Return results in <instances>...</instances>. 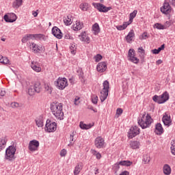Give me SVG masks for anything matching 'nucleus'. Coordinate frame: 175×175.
<instances>
[{"label":"nucleus","mask_w":175,"mask_h":175,"mask_svg":"<svg viewBox=\"0 0 175 175\" xmlns=\"http://www.w3.org/2000/svg\"><path fill=\"white\" fill-rule=\"evenodd\" d=\"M8 142V138L6 137H3L0 138V151H2L3 148H5V146H6V143Z\"/></svg>","instance_id":"a878e982"},{"label":"nucleus","mask_w":175,"mask_h":175,"mask_svg":"<svg viewBox=\"0 0 175 175\" xmlns=\"http://www.w3.org/2000/svg\"><path fill=\"white\" fill-rule=\"evenodd\" d=\"M155 130L157 135H162V133H163V127H162V124L161 123H157L156 124Z\"/></svg>","instance_id":"4be33fe9"},{"label":"nucleus","mask_w":175,"mask_h":175,"mask_svg":"<svg viewBox=\"0 0 175 175\" xmlns=\"http://www.w3.org/2000/svg\"><path fill=\"white\" fill-rule=\"evenodd\" d=\"M171 152L173 155H175V143H174V141L171 142Z\"/></svg>","instance_id":"79ce46f5"},{"label":"nucleus","mask_w":175,"mask_h":175,"mask_svg":"<svg viewBox=\"0 0 175 175\" xmlns=\"http://www.w3.org/2000/svg\"><path fill=\"white\" fill-rule=\"evenodd\" d=\"M92 102L94 105H96V103H98V96H93L92 98Z\"/></svg>","instance_id":"de8ad7c7"},{"label":"nucleus","mask_w":175,"mask_h":175,"mask_svg":"<svg viewBox=\"0 0 175 175\" xmlns=\"http://www.w3.org/2000/svg\"><path fill=\"white\" fill-rule=\"evenodd\" d=\"M55 85L58 90H65L68 87V79L66 78L59 77L56 81H55Z\"/></svg>","instance_id":"423d86ee"},{"label":"nucleus","mask_w":175,"mask_h":175,"mask_svg":"<svg viewBox=\"0 0 175 175\" xmlns=\"http://www.w3.org/2000/svg\"><path fill=\"white\" fill-rule=\"evenodd\" d=\"M152 122V118H151V116L149 113H147L146 116V112H144L142 117L138 120V124L142 129L148 128L149 125H151Z\"/></svg>","instance_id":"f03ea898"},{"label":"nucleus","mask_w":175,"mask_h":175,"mask_svg":"<svg viewBox=\"0 0 175 175\" xmlns=\"http://www.w3.org/2000/svg\"><path fill=\"white\" fill-rule=\"evenodd\" d=\"M11 106L14 108V107H20V104H18V103H11Z\"/></svg>","instance_id":"13d9d810"},{"label":"nucleus","mask_w":175,"mask_h":175,"mask_svg":"<svg viewBox=\"0 0 175 175\" xmlns=\"http://www.w3.org/2000/svg\"><path fill=\"white\" fill-rule=\"evenodd\" d=\"M138 53H140L139 57H141V58H142V59L144 58V54H146V51H144V49H143V47L140 46L138 49Z\"/></svg>","instance_id":"c9c22d12"},{"label":"nucleus","mask_w":175,"mask_h":175,"mask_svg":"<svg viewBox=\"0 0 175 175\" xmlns=\"http://www.w3.org/2000/svg\"><path fill=\"white\" fill-rule=\"evenodd\" d=\"M154 27L157 29H165V26L161 25V23H156V24H154Z\"/></svg>","instance_id":"49530a36"},{"label":"nucleus","mask_w":175,"mask_h":175,"mask_svg":"<svg viewBox=\"0 0 175 175\" xmlns=\"http://www.w3.org/2000/svg\"><path fill=\"white\" fill-rule=\"evenodd\" d=\"M83 25H84V23H80V21H77L76 27H74V31H80V29L83 28Z\"/></svg>","instance_id":"473e14b6"},{"label":"nucleus","mask_w":175,"mask_h":175,"mask_svg":"<svg viewBox=\"0 0 175 175\" xmlns=\"http://www.w3.org/2000/svg\"><path fill=\"white\" fill-rule=\"evenodd\" d=\"M31 68L33 69V70L37 72H39L42 70V68H40L39 63L37 62H32L31 64Z\"/></svg>","instance_id":"aec40b11"},{"label":"nucleus","mask_w":175,"mask_h":175,"mask_svg":"<svg viewBox=\"0 0 175 175\" xmlns=\"http://www.w3.org/2000/svg\"><path fill=\"white\" fill-rule=\"evenodd\" d=\"M122 111H123L122 109L118 108L116 109V114H118V116H121L122 114Z\"/></svg>","instance_id":"603ef678"},{"label":"nucleus","mask_w":175,"mask_h":175,"mask_svg":"<svg viewBox=\"0 0 175 175\" xmlns=\"http://www.w3.org/2000/svg\"><path fill=\"white\" fill-rule=\"evenodd\" d=\"M80 129H88V126H87V124H84L83 122H80L79 124Z\"/></svg>","instance_id":"a18cd8bd"},{"label":"nucleus","mask_w":175,"mask_h":175,"mask_svg":"<svg viewBox=\"0 0 175 175\" xmlns=\"http://www.w3.org/2000/svg\"><path fill=\"white\" fill-rule=\"evenodd\" d=\"M160 10L163 14H169L172 12V7L169 3L165 2Z\"/></svg>","instance_id":"dca6fc26"},{"label":"nucleus","mask_w":175,"mask_h":175,"mask_svg":"<svg viewBox=\"0 0 175 175\" xmlns=\"http://www.w3.org/2000/svg\"><path fill=\"white\" fill-rule=\"evenodd\" d=\"M102 58H103V57L101 56L100 54H98L97 55H96L94 57L96 62H99V61H100V59H102Z\"/></svg>","instance_id":"09e8293b"},{"label":"nucleus","mask_w":175,"mask_h":175,"mask_svg":"<svg viewBox=\"0 0 175 175\" xmlns=\"http://www.w3.org/2000/svg\"><path fill=\"white\" fill-rule=\"evenodd\" d=\"M136 52L134 51V49H129V59L133 62V64H139V59L136 57H135L136 55Z\"/></svg>","instance_id":"f8f14e48"},{"label":"nucleus","mask_w":175,"mask_h":175,"mask_svg":"<svg viewBox=\"0 0 175 175\" xmlns=\"http://www.w3.org/2000/svg\"><path fill=\"white\" fill-rule=\"evenodd\" d=\"M51 111L52 114L57 118L62 121L64 120V111H63V105L58 102H53L50 106Z\"/></svg>","instance_id":"f257e3e1"},{"label":"nucleus","mask_w":175,"mask_h":175,"mask_svg":"<svg viewBox=\"0 0 175 175\" xmlns=\"http://www.w3.org/2000/svg\"><path fill=\"white\" fill-rule=\"evenodd\" d=\"M5 94H6V92H5V90H0V96H5Z\"/></svg>","instance_id":"e2e57ef3"},{"label":"nucleus","mask_w":175,"mask_h":175,"mask_svg":"<svg viewBox=\"0 0 175 175\" xmlns=\"http://www.w3.org/2000/svg\"><path fill=\"white\" fill-rule=\"evenodd\" d=\"M43 34H27L22 38V43H27L31 39H35V38H42Z\"/></svg>","instance_id":"ddd939ff"},{"label":"nucleus","mask_w":175,"mask_h":175,"mask_svg":"<svg viewBox=\"0 0 175 175\" xmlns=\"http://www.w3.org/2000/svg\"><path fill=\"white\" fill-rule=\"evenodd\" d=\"M34 90H36V92L37 94H39L40 91H42V85H40V82H36L34 85H33Z\"/></svg>","instance_id":"7c9ffc66"},{"label":"nucleus","mask_w":175,"mask_h":175,"mask_svg":"<svg viewBox=\"0 0 175 175\" xmlns=\"http://www.w3.org/2000/svg\"><path fill=\"white\" fill-rule=\"evenodd\" d=\"M96 69L100 73H103V72H106V69H107V64L105 62H100L98 64Z\"/></svg>","instance_id":"a211bd4d"},{"label":"nucleus","mask_w":175,"mask_h":175,"mask_svg":"<svg viewBox=\"0 0 175 175\" xmlns=\"http://www.w3.org/2000/svg\"><path fill=\"white\" fill-rule=\"evenodd\" d=\"M73 142H75V134L72 133L70 136V144H68V146H73Z\"/></svg>","instance_id":"a19ab883"},{"label":"nucleus","mask_w":175,"mask_h":175,"mask_svg":"<svg viewBox=\"0 0 175 175\" xmlns=\"http://www.w3.org/2000/svg\"><path fill=\"white\" fill-rule=\"evenodd\" d=\"M35 92H36V89L34 88H29L28 90V94L30 96L35 95Z\"/></svg>","instance_id":"58836bf2"},{"label":"nucleus","mask_w":175,"mask_h":175,"mask_svg":"<svg viewBox=\"0 0 175 175\" xmlns=\"http://www.w3.org/2000/svg\"><path fill=\"white\" fill-rule=\"evenodd\" d=\"M129 25H131L129 22H124L123 25L116 26V29L118 31H124V29H126V27Z\"/></svg>","instance_id":"c85d7f7f"},{"label":"nucleus","mask_w":175,"mask_h":175,"mask_svg":"<svg viewBox=\"0 0 175 175\" xmlns=\"http://www.w3.org/2000/svg\"><path fill=\"white\" fill-rule=\"evenodd\" d=\"M120 175H129V172L128 171L122 172Z\"/></svg>","instance_id":"0e129e2a"},{"label":"nucleus","mask_w":175,"mask_h":175,"mask_svg":"<svg viewBox=\"0 0 175 175\" xmlns=\"http://www.w3.org/2000/svg\"><path fill=\"white\" fill-rule=\"evenodd\" d=\"M132 38H135V32L133 30H131L128 35L126 36V40L128 43L132 42Z\"/></svg>","instance_id":"bb28decb"},{"label":"nucleus","mask_w":175,"mask_h":175,"mask_svg":"<svg viewBox=\"0 0 175 175\" xmlns=\"http://www.w3.org/2000/svg\"><path fill=\"white\" fill-rule=\"evenodd\" d=\"M70 50L71 51V54H76V46L75 44L71 45Z\"/></svg>","instance_id":"c03bdc74"},{"label":"nucleus","mask_w":175,"mask_h":175,"mask_svg":"<svg viewBox=\"0 0 175 175\" xmlns=\"http://www.w3.org/2000/svg\"><path fill=\"white\" fill-rule=\"evenodd\" d=\"M152 54H159V53H161V52L159 51V49H155L152 50Z\"/></svg>","instance_id":"bf43d9fd"},{"label":"nucleus","mask_w":175,"mask_h":175,"mask_svg":"<svg viewBox=\"0 0 175 175\" xmlns=\"http://www.w3.org/2000/svg\"><path fill=\"white\" fill-rule=\"evenodd\" d=\"M80 167H81V165L79 164L75 167V170H74L75 175H78L80 173V170H81Z\"/></svg>","instance_id":"ea45409f"},{"label":"nucleus","mask_w":175,"mask_h":175,"mask_svg":"<svg viewBox=\"0 0 175 175\" xmlns=\"http://www.w3.org/2000/svg\"><path fill=\"white\" fill-rule=\"evenodd\" d=\"M169 93L165 91L160 96L154 95L152 97V100H154V102L158 103L159 105H162L163 103L167 102V100H169Z\"/></svg>","instance_id":"20e7f679"},{"label":"nucleus","mask_w":175,"mask_h":175,"mask_svg":"<svg viewBox=\"0 0 175 175\" xmlns=\"http://www.w3.org/2000/svg\"><path fill=\"white\" fill-rule=\"evenodd\" d=\"M92 30L94 31V35H98L100 32V28H99V24L94 23L92 25Z\"/></svg>","instance_id":"cd10ccee"},{"label":"nucleus","mask_w":175,"mask_h":175,"mask_svg":"<svg viewBox=\"0 0 175 175\" xmlns=\"http://www.w3.org/2000/svg\"><path fill=\"white\" fill-rule=\"evenodd\" d=\"M159 51L161 52L162 50H165V44H163L160 47L158 48Z\"/></svg>","instance_id":"680f3d73"},{"label":"nucleus","mask_w":175,"mask_h":175,"mask_svg":"<svg viewBox=\"0 0 175 175\" xmlns=\"http://www.w3.org/2000/svg\"><path fill=\"white\" fill-rule=\"evenodd\" d=\"M44 88L46 91H49L50 94H51L53 90H51V88L49 86V85H45Z\"/></svg>","instance_id":"5fc2aeb1"},{"label":"nucleus","mask_w":175,"mask_h":175,"mask_svg":"<svg viewBox=\"0 0 175 175\" xmlns=\"http://www.w3.org/2000/svg\"><path fill=\"white\" fill-rule=\"evenodd\" d=\"M162 121L165 126H170L172 125V119L170 116L167 115V113H165L162 118Z\"/></svg>","instance_id":"6ab92c4d"},{"label":"nucleus","mask_w":175,"mask_h":175,"mask_svg":"<svg viewBox=\"0 0 175 175\" xmlns=\"http://www.w3.org/2000/svg\"><path fill=\"white\" fill-rule=\"evenodd\" d=\"M32 14L34 17H38V12L37 11H33Z\"/></svg>","instance_id":"774afa93"},{"label":"nucleus","mask_w":175,"mask_h":175,"mask_svg":"<svg viewBox=\"0 0 175 175\" xmlns=\"http://www.w3.org/2000/svg\"><path fill=\"white\" fill-rule=\"evenodd\" d=\"M142 39H148V34H147V32H144L142 33Z\"/></svg>","instance_id":"4d7b16f0"},{"label":"nucleus","mask_w":175,"mask_h":175,"mask_svg":"<svg viewBox=\"0 0 175 175\" xmlns=\"http://www.w3.org/2000/svg\"><path fill=\"white\" fill-rule=\"evenodd\" d=\"M64 39H69L70 40H72V39H73V37H72V36H70V33H66L64 34Z\"/></svg>","instance_id":"8fccbe9b"},{"label":"nucleus","mask_w":175,"mask_h":175,"mask_svg":"<svg viewBox=\"0 0 175 175\" xmlns=\"http://www.w3.org/2000/svg\"><path fill=\"white\" fill-rule=\"evenodd\" d=\"M92 5L101 13H107L109 10H111L112 9L111 7H106L105 5L100 3H92Z\"/></svg>","instance_id":"1a4fd4ad"},{"label":"nucleus","mask_w":175,"mask_h":175,"mask_svg":"<svg viewBox=\"0 0 175 175\" xmlns=\"http://www.w3.org/2000/svg\"><path fill=\"white\" fill-rule=\"evenodd\" d=\"M2 64L4 65L9 64V59H8L6 57H3Z\"/></svg>","instance_id":"3c124183"},{"label":"nucleus","mask_w":175,"mask_h":175,"mask_svg":"<svg viewBox=\"0 0 175 175\" xmlns=\"http://www.w3.org/2000/svg\"><path fill=\"white\" fill-rule=\"evenodd\" d=\"M81 38H80V40L82 42H84V40H85V38H87V36H85V32L81 33Z\"/></svg>","instance_id":"6e6d98bb"},{"label":"nucleus","mask_w":175,"mask_h":175,"mask_svg":"<svg viewBox=\"0 0 175 175\" xmlns=\"http://www.w3.org/2000/svg\"><path fill=\"white\" fill-rule=\"evenodd\" d=\"M52 33L55 38H57V39H62V32L61 31V29L58 28L57 26H55L52 28Z\"/></svg>","instance_id":"f3484780"},{"label":"nucleus","mask_w":175,"mask_h":175,"mask_svg":"<svg viewBox=\"0 0 175 175\" xmlns=\"http://www.w3.org/2000/svg\"><path fill=\"white\" fill-rule=\"evenodd\" d=\"M103 89L100 92V99L102 103L105 102L109 96V88H110V83L108 81H105L103 83Z\"/></svg>","instance_id":"39448f33"},{"label":"nucleus","mask_w":175,"mask_h":175,"mask_svg":"<svg viewBox=\"0 0 175 175\" xmlns=\"http://www.w3.org/2000/svg\"><path fill=\"white\" fill-rule=\"evenodd\" d=\"M64 23L66 25H70L72 24V19L69 18V16L64 18Z\"/></svg>","instance_id":"e433bc0d"},{"label":"nucleus","mask_w":175,"mask_h":175,"mask_svg":"<svg viewBox=\"0 0 175 175\" xmlns=\"http://www.w3.org/2000/svg\"><path fill=\"white\" fill-rule=\"evenodd\" d=\"M94 146L96 148H103L105 147V139L102 137H97L95 139Z\"/></svg>","instance_id":"2eb2a0df"},{"label":"nucleus","mask_w":175,"mask_h":175,"mask_svg":"<svg viewBox=\"0 0 175 175\" xmlns=\"http://www.w3.org/2000/svg\"><path fill=\"white\" fill-rule=\"evenodd\" d=\"M36 124L38 128H42L43 124V116H40L36 119Z\"/></svg>","instance_id":"5701e85b"},{"label":"nucleus","mask_w":175,"mask_h":175,"mask_svg":"<svg viewBox=\"0 0 175 175\" xmlns=\"http://www.w3.org/2000/svg\"><path fill=\"white\" fill-rule=\"evenodd\" d=\"M120 165H121V164H120V162L115 163V165H114L115 169H116L117 170H118V169H120Z\"/></svg>","instance_id":"052dcab7"},{"label":"nucleus","mask_w":175,"mask_h":175,"mask_svg":"<svg viewBox=\"0 0 175 175\" xmlns=\"http://www.w3.org/2000/svg\"><path fill=\"white\" fill-rule=\"evenodd\" d=\"M143 161L145 162V163H150V157H148V155H144Z\"/></svg>","instance_id":"37998d69"},{"label":"nucleus","mask_w":175,"mask_h":175,"mask_svg":"<svg viewBox=\"0 0 175 175\" xmlns=\"http://www.w3.org/2000/svg\"><path fill=\"white\" fill-rule=\"evenodd\" d=\"M79 8L83 12H87L88 10V4L87 3H83L79 5Z\"/></svg>","instance_id":"f704fd0d"},{"label":"nucleus","mask_w":175,"mask_h":175,"mask_svg":"<svg viewBox=\"0 0 175 175\" xmlns=\"http://www.w3.org/2000/svg\"><path fill=\"white\" fill-rule=\"evenodd\" d=\"M140 133V129L137 127V126H134L131 127L129 133H128V137L129 139H133L135 136H137Z\"/></svg>","instance_id":"9d476101"},{"label":"nucleus","mask_w":175,"mask_h":175,"mask_svg":"<svg viewBox=\"0 0 175 175\" xmlns=\"http://www.w3.org/2000/svg\"><path fill=\"white\" fill-rule=\"evenodd\" d=\"M21 5H23V0H16L13 2L12 7L14 9H18V8L21 6Z\"/></svg>","instance_id":"c756f323"},{"label":"nucleus","mask_w":175,"mask_h":175,"mask_svg":"<svg viewBox=\"0 0 175 175\" xmlns=\"http://www.w3.org/2000/svg\"><path fill=\"white\" fill-rule=\"evenodd\" d=\"M66 153H67L66 150V149H63L60 152V156L61 157H65L66 155Z\"/></svg>","instance_id":"864d4df0"},{"label":"nucleus","mask_w":175,"mask_h":175,"mask_svg":"<svg viewBox=\"0 0 175 175\" xmlns=\"http://www.w3.org/2000/svg\"><path fill=\"white\" fill-rule=\"evenodd\" d=\"M83 42H85L88 44L90 43V37H86Z\"/></svg>","instance_id":"338daca9"},{"label":"nucleus","mask_w":175,"mask_h":175,"mask_svg":"<svg viewBox=\"0 0 175 175\" xmlns=\"http://www.w3.org/2000/svg\"><path fill=\"white\" fill-rule=\"evenodd\" d=\"M163 62L161 59H159L156 62L157 65H161Z\"/></svg>","instance_id":"69168bd1"},{"label":"nucleus","mask_w":175,"mask_h":175,"mask_svg":"<svg viewBox=\"0 0 175 175\" xmlns=\"http://www.w3.org/2000/svg\"><path fill=\"white\" fill-rule=\"evenodd\" d=\"M137 14V10H134L133 12L130 14L129 21V23L132 24L133 23V18L136 17V15Z\"/></svg>","instance_id":"2f4dec72"},{"label":"nucleus","mask_w":175,"mask_h":175,"mask_svg":"<svg viewBox=\"0 0 175 175\" xmlns=\"http://www.w3.org/2000/svg\"><path fill=\"white\" fill-rule=\"evenodd\" d=\"M163 173L165 175H170L172 173V168L168 164H165L163 167Z\"/></svg>","instance_id":"b1692460"},{"label":"nucleus","mask_w":175,"mask_h":175,"mask_svg":"<svg viewBox=\"0 0 175 175\" xmlns=\"http://www.w3.org/2000/svg\"><path fill=\"white\" fill-rule=\"evenodd\" d=\"M45 131L49 133L51 132H55V131H57V123L55 122H52L49 119L46 120Z\"/></svg>","instance_id":"0eeeda50"},{"label":"nucleus","mask_w":175,"mask_h":175,"mask_svg":"<svg viewBox=\"0 0 175 175\" xmlns=\"http://www.w3.org/2000/svg\"><path fill=\"white\" fill-rule=\"evenodd\" d=\"M92 154H93V155H95L97 159H100V158H102V155L100 154V153L96 152V150H92Z\"/></svg>","instance_id":"4c0bfd02"},{"label":"nucleus","mask_w":175,"mask_h":175,"mask_svg":"<svg viewBox=\"0 0 175 175\" xmlns=\"http://www.w3.org/2000/svg\"><path fill=\"white\" fill-rule=\"evenodd\" d=\"M31 47H32V51L34 54H40V48L38 44L33 42L30 45V49Z\"/></svg>","instance_id":"412c9836"},{"label":"nucleus","mask_w":175,"mask_h":175,"mask_svg":"<svg viewBox=\"0 0 175 175\" xmlns=\"http://www.w3.org/2000/svg\"><path fill=\"white\" fill-rule=\"evenodd\" d=\"M130 146L133 150H137L140 147V142L139 141H132L130 143Z\"/></svg>","instance_id":"393cba45"},{"label":"nucleus","mask_w":175,"mask_h":175,"mask_svg":"<svg viewBox=\"0 0 175 175\" xmlns=\"http://www.w3.org/2000/svg\"><path fill=\"white\" fill-rule=\"evenodd\" d=\"M16 147L14 146H9L5 150V159L9 162H13L16 159Z\"/></svg>","instance_id":"7ed1b4c3"},{"label":"nucleus","mask_w":175,"mask_h":175,"mask_svg":"<svg viewBox=\"0 0 175 175\" xmlns=\"http://www.w3.org/2000/svg\"><path fill=\"white\" fill-rule=\"evenodd\" d=\"M3 19L5 23H14L17 20V16L14 13L10 14V16L8 14L4 15Z\"/></svg>","instance_id":"4468645a"},{"label":"nucleus","mask_w":175,"mask_h":175,"mask_svg":"<svg viewBox=\"0 0 175 175\" xmlns=\"http://www.w3.org/2000/svg\"><path fill=\"white\" fill-rule=\"evenodd\" d=\"M132 163H133V162H131V161H120V165L121 166H131V165H132Z\"/></svg>","instance_id":"72a5a7b5"},{"label":"nucleus","mask_w":175,"mask_h":175,"mask_svg":"<svg viewBox=\"0 0 175 175\" xmlns=\"http://www.w3.org/2000/svg\"><path fill=\"white\" fill-rule=\"evenodd\" d=\"M28 148L29 151H38V148H39V141L36 139H33L30 141Z\"/></svg>","instance_id":"9b49d317"},{"label":"nucleus","mask_w":175,"mask_h":175,"mask_svg":"<svg viewBox=\"0 0 175 175\" xmlns=\"http://www.w3.org/2000/svg\"><path fill=\"white\" fill-rule=\"evenodd\" d=\"M92 5L101 13H107L109 10H111L112 9L111 7H106L105 5L100 3H92Z\"/></svg>","instance_id":"6e6552de"}]
</instances>
